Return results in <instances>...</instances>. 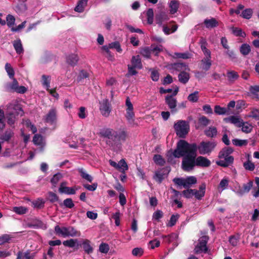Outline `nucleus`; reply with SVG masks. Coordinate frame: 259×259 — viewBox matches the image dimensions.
Returning a JSON list of instances; mask_svg holds the SVG:
<instances>
[{
  "label": "nucleus",
  "instance_id": "9b49d317",
  "mask_svg": "<svg viewBox=\"0 0 259 259\" xmlns=\"http://www.w3.org/2000/svg\"><path fill=\"white\" fill-rule=\"evenodd\" d=\"M12 79L13 81L11 83L8 84V88L18 93H24L27 90L26 88L24 86H19L17 80L14 77Z\"/></svg>",
  "mask_w": 259,
  "mask_h": 259
},
{
  "label": "nucleus",
  "instance_id": "a18cd8bd",
  "mask_svg": "<svg viewBox=\"0 0 259 259\" xmlns=\"http://www.w3.org/2000/svg\"><path fill=\"white\" fill-rule=\"evenodd\" d=\"M13 211L18 214H23L27 212L28 209L27 208L23 206H16L13 208Z\"/></svg>",
  "mask_w": 259,
  "mask_h": 259
},
{
  "label": "nucleus",
  "instance_id": "4c0bfd02",
  "mask_svg": "<svg viewBox=\"0 0 259 259\" xmlns=\"http://www.w3.org/2000/svg\"><path fill=\"white\" fill-rule=\"evenodd\" d=\"M63 244L65 246H67V247H74L76 245H78L77 240L73 239H70L69 240L64 241L63 242Z\"/></svg>",
  "mask_w": 259,
  "mask_h": 259
},
{
  "label": "nucleus",
  "instance_id": "412c9836",
  "mask_svg": "<svg viewBox=\"0 0 259 259\" xmlns=\"http://www.w3.org/2000/svg\"><path fill=\"white\" fill-rule=\"evenodd\" d=\"M87 0L79 1L77 3V6L74 8L75 11L78 13L82 12L84 11L85 7L87 6Z\"/></svg>",
  "mask_w": 259,
  "mask_h": 259
},
{
  "label": "nucleus",
  "instance_id": "f704fd0d",
  "mask_svg": "<svg viewBox=\"0 0 259 259\" xmlns=\"http://www.w3.org/2000/svg\"><path fill=\"white\" fill-rule=\"evenodd\" d=\"M230 29L232 30V33L234 35L236 36H241L242 37H244L246 36V34L244 32H243L242 29L234 27H231Z\"/></svg>",
  "mask_w": 259,
  "mask_h": 259
},
{
  "label": "nucleus",
  "instance_id": "dca6fc26",
  "mask_svg": "<svg viewBox=\"0 0 259 259\" xmlns=\"http://www.w3.org/2000/svg\"><path fill=\"white\" fill-rule=\"evenodd\" d=\"M165 102L172 112L176 111L177 100L176 98L172 96H167L165 97Z\"/></svg>",
  "mask_w": 259,
  "mask_h": 259
},
{
  "label": "nucleus",
  "instance_id": "72a5a7b5",
  "mask_svg": "<svg viewBox=\"0 0 259 259\" xmlns=\"http://www.w3.org/2000/svg\"><path fill=\"white\" fill-rule=\"evenodd\" d=\"M228 185H229V180L227 178H224L223 179L219 186H218V190L220 191V192H222L223 191V190L226 189L228 186Z\"/></svg>",
  "mask_w": 259,
  "mask_h": 259
},
{
  "label": "nucleus",
  "instance_id": "f257e3e1",
  "mask_svg": "<svg viewBox=\"0 0 259 259\" xmlns=\"http://www.w3.org/2000/svg\"><path fill=\"white\" fill-rule=\"evenodd\" d=\"M197 150V146L195 143L190 144L183 140L178 142L173 155L177 158L184 156L182 166L185 171L191 170L195 165L207 167L210 164V161L204 157L200 156L196 158Z\"/></svg>",
  "mask_w": 259,
  "mask_h": 259
},
{
  "label": "nucleus",
  "instance_id": "ddd939ff",
  "mask_svg": "<svg viewBox=\"0 0 259 259\" xmlns=\"http://www.w3.org/2000/svg\"><path fill=\"white\" fill-rule=\"evenodd\" d=\"M224 120L227 123L234 124L236 126L240 127L242 119L237 116H230L225 118Z\"/></svg>",
  "mask_w": 259,
  "mask_h": 259
},
{
  "label": "nucleus",
  "instance_id": "3c124183",
  "mask_svg": "<svg viewBox=\"0 0 259 259\" xmlns=\"http://www.w3.org/2000/svg\"><path fill=\"white\" fill-rule=\"evenodd\" d=\"M42 83L44 87L49 90L50 83V77L49 76L42 75Z\"/></svg>",
  "mask_w": 259,
  "mask_h": 259
},
{
  "label": "nucleus",
  "instance_id": "39448f33",
  "mask_svg": "<svg viewBox=\"0 0 259 259\" xmlns=\"http://www.w3.org/2000/svg\"><path fill=\"white\" fill-rule=\"evenodd\" d=\"M174 127L177 136L180 138H184L189 131V123L185 120H178Z\"/></svg>",
  "mask_w": 259,
  "mask_h": 259
},
{
  "label": "nucleus",
  "instance_id": "5701e85b",
  "mask_svg": "<svg viewBox=\"0 0 259 259\" xmlns=\"http://www.w3.org/2000/svg\"><path fill=\"white\" fill-rule=\"evenodd\" d=\"M253 182L250 181L246 184H244L242 186V191H238L239 196H242L245 193L249 192L252 187Z\"/></svg>",
  "mask_w": 259,
  "mask_h": 259
},
{
  "label": "nucleus",
  "instance_id": "2eb2a0df",
  "mask_svg": "<svg viewBox=\"0 0 259 259\" xmlns=\"http://www.w3.org/2000/svg\"><path fill=\"white\" fill-rule=\"evenodd\" d=\"M169 19L168 15L164 12H160L156 15V21L159 26H162L164 21Z\"/></svg>",
  "mask_w": 259,
  "mask_h": 259
},
{
  "label": "nucleus",
  "instance_id": "5fc2aeb1",
  "mask_svg": "<svg viewBox=\"0 0 259 259\" xmlns=\"http://www.w3.org/2000/svg\"><path fill=\"white\" fill-rule=\"evenodd\" d=\"M153 160L155 163L160 165H163L165 163L164 159L160 155H155Z\"/></svg>",
  "mask_w": 259,
  "mask_h": 259
},
{
  "label": "nucleus",
  "instance_id": "b1692460",
  "mask_svg": "<svg viewBox=\"0 0 259 259\" xmlns=\"http://www.w3.org/2000/svg\"><path fill=\"white\" fill-rule=\"evenodd\" d=\"M116 169L121 172H125L128 169V166L124 159L120 160L117 163Z\"/></svg>",
  "mask_w": 259,
  "mask_h": 259
},
{
  "label": "nucleus",
  "instance_id": "2f4dec72",
  "mask_svg": "<svg viewBox=\"0 0 259 259\" xmlns=\"http://www.w3.org/2000/svg\"><path fill=\"white\" fill-rule=\"evenodd\" d=\"M241 127H242V131L245 133L251 132L253 127L250 123L247 122H244L242 120L241 123Z\"/></svg>",
  "mask_w": 259,
  "mask_h": 259
},
{
  "label": "nucleus",
  "instance_id": "49530a36",
  "mask_svg": "<svg viewBox=\"0 0 259 259\" xmlns=\"http://www.w3.org/2000/svg\"><path fill=\"white\" fill-rule=\"evenodd\" d=\"M247 140H240L238 139H235L232 140L233 144L237 146H246L248 144Z\"/></svg>",
  "mask_w": 259,
  "mask_h": 259
},
{
  "label": "nucleus",
  "instance_id": "37998d69",
  "mask_svg": "<svg viewBox=\"0 0 259 259\" xmlns=\"http://www.w3.org/2000/svg\"><path fill=\"white\" fill-rule=\"evenodd\" d=\"M6 22L8 26L11 28L15 24V18L13 15L9 14L6 17Z\"/></svg>",
  "mask_w": 259,
  "mask_h": 259
},
{
  "label": "nucleus",
  "instance_id": "680f3d73",
  "mask_svg": "<svg viewBox=\"0 0 259 259\" xmlns=\"http://www.w3.org/2000/svg\"><path fill=\"white\" fill-rule=\"evenodd\" d=\"M17 259H32L28 252H19L17 254Z\"/></svg>",
  "mask_w": 259,
  "mask_h": 259
},
{
  "label": "nucleus",
  "instance_id": "c756f323",
  "mask_svg": "<svg viewBox=\"0 0 259 259\" xmlns=\"http://www.w3.org/2000/svg\"><path fill=\"white\" fill-rule=\"evenodd\" d=\"M205 134L208 137L213 138L217 135V130L214 126H210L204 132Z\"/></svg>",
  "mask_w": 259,
  "mask_h": 259
},
{
  "label": "nucleus",
  "instance_id": "1a4fd4ad",
  "mask_svg": "<svg viewBox=\"0 0 259 259\" xmlns=\"http://www.w3.org/2000/svg\"><path fill=\"white\" fill-rule=\"evenodd\" d=\"M232 152V150L231 148H227L224 149L219 153V157L221 158H224L227 163L230 165L233 161L234 158L232 156L229 155Z\"/></svg>",
  "mask_w": 259,
  "mask_h": 259
},
{
  "label": "nucleus",
  "instance_id": "f3484780",
  "mask_svg": "<svg viewBox=\"0 0 259 259\" xmlns=\"http://www.w3.org/2000/svg\"><path fill=\"white\" fill-rule=\"evenodd\" d=\"M180 3L178 1L171 0L168 3V6L169 8V13L171 14L176 13L179 7Z\"/></svg>",
  "mask_w": 259,
  "mask_h": 259
},
{
  "label": "nucleus",
  "instance_id": "a211bd4d",
  "mask_svg": "<svg viewBox=\"0 0 259 259\" xmlns=\"http://www.w3.org/2000/svg\"><path fill=\"white\" fill-rule=\"evenodd\" d=\"M205 188V185L204 184H202L200 186L199 190H195L194 196L196 198L200 199L204 196Z\"/></svg>",
  "mask_w": 259,
  "mask_h": 259
},
{
  "label": "nucleus",
  "instance_id": "473e14b6",
  "mask_svg": "<svg viewBox=\"0 0 259 259\" xmlns=\"http://www.w3.org/2000/svg\"><path fill=\"white\" fill-rule=\"evenodd\" d=\"M125 117L129 123L134 124L135 113L134 110H126Z\"/></svg>",
  "mask_w": 259,
  "mask_h": 259
},
{
  "label": "nucleus",
  "instance_id": "09e8293b",
  "mask_svg": "<svg viewBox=\"0 0 259 259\" xmlns=\"http://www.w3.org/2000/svg\"><path fill=\"white\" fill-rule=\"evenodd\" d=\"M247 116L253 118L256 120H259V110L256 108H252Z\"/></svg>",
  "mask_w": 259,
  "mask_h": 259
},
{
  "label": "nucleus",
  "instance_id": "69168bd1",
  "mask_svg": "<svg viewBox=\"0 0 259 259\" xmlns=\"http://www.w3.org/2000/svg\"><path fill=\"white\" fill-rule=\"evenodd\" d=\"M163 217V212L160 210H157L153 214L152 218L153 220L159 221Z\"/></svg>",
  "mask_w": 259,
  "mask_h": 259
},
{
  "label": "nucleus",
  "instance_id": "4468645a",
  "mask_svg": "<svg viewBox=\"0 0 259 259\" xmlns=\"http://www.w3.org/2000/svg\"><path fill=\"white\" fill-rule=\"evenodd\" d=\"M211 65V55H209V57L207 55L205 56V57L201 61V67L202 69L207 71L210 69Z\"/></svg>",
  "mask_w": 259,
  "mask_h": 259
},
{
  "label": "nucleus",
  "instance_id": "9d476101",
  "mask_svg": "<svg viewBox=\"0 0 259 259\" xmlns=\"http://www.w3.org/2000/svg\"><path fill=\"white\" fill-rule=\"evenodd\" d=\"M45 122L50 124H53L57 120V110L55 108H51L44 117Z\"/></svg>",
  "mask_w": 259,
  "mask_h": 259
},
{
  "label": "nucleus",
  "instance_id": "864d4df0",
  "mask_svg": "<svg viewBox=\"0 0 259 259\" xmlns=\"http://www.w3.org/2000/svg\"><path fill=\"white\" fill-rule=\"evenodd\" d=\"M164 177L165 175L163 172L161 171H158L155 172L154 179L159 183H160L162 180L164 178Z\"/></svg>",
  "mask_w": 259,
  "mask_h": 259
},
{
  "label": "nucleus",
  "instance_id": "c85d7f7f",
  "mask_svg": "<svg viewBox=\"0 0 259 259\" xmlns=\"http://www.w3.org/2000/svg\"><path fill=\"white\" fill-rule=\"evenodd\" d=\"M14 47L18 54H21L23 52V49L21 41L20 39H18L13 42Z\"/></svg>",
  "mask_w": 259,
  "mask_h": 259
},
{
  "label": "nucleus",
  "instance_id": "58836bf2",
  "mask_svg": "<svg viewBox=\"0 0 259 259\" xmlns=\"http://www.w3.org/2000/svg\"><path fill=\"white\" fill-rule=\"evenodd\" d=\"M240 51L242 55H247L250 53L251 51L250 47L247 44H244L241 46Z\"/></svg>",
  "mask_w": 259,
  "mask_h": 259
},
{
  "label": "nucleus",
  "instance_id": "393cba45",
  "mask_svg": "<svg viewBox=\"0 0 259 259\" xmlns=\"http://www.w3.org/2000/svg\"><path fill=\"white\" fill-rule=\"evenodd\" d=\"M132 65L135 68H142V63L141 61V59L139 55L133 56L132 59Z\"/></svg>",
  "mask_w": 259,
  "mask_h": 259
},
{
  "label": "nucleus",
  "instance_id": "c9c22d12",
  "mask_svg": "<svg viewBox=\"0 0 259 259\" xmlns=\"http://www.w3.org/2000/svg\"><path fill=\"white\" fill-rule=\"evenodd\" d=\"M197 179L195 177L190 176L185 179V188H189L192 185L196 183Z\"/></svg>",
  "mask_w": 259,
  "mask_h": 259
},
{
  "label": "nucleus",
  "instance_id": "20e7f679",
  "mask_svg": "<svg viewBox=\"0 0 259 259\" xmlns=\"http://www.w3.org/2000/svg\"><path fill=\"white\" fill-rule=\"evenodd\" d=\"M55 231L57 235L59 236H62L63 237H79L81 235L79 231L76 230L72 226H69L67 227H63L61 228L59 226H56L55 227Z\"/></svg>",
  "mask_w": 259,
  "mask_h": 259
},
{
  "label": "nucleus",
  "instance_id": "aec40b11",
  "mask_svg": "<svg viewBox=\"0 0 259 259\" xmlns=\"http://www.w3.org/2000/svg\"><path fill=\"white\" fill-rule=\"evenodd\" d=\"M82 246L84 251L88 254L93 252V248L91 245V242L88 239H84L82 241Z\"/></svg>",
  "mask_w": 259,
  "mask_h": 259
},
{
  "label": "nucleus",
  "instance_id": "e433bc0d",
  "mask_svg": "<svg viewBox=\"0 0 259 259\" xmlns=\"http://www.w3.org/2000/svg\"><path fill=\"white\" fill-rule=\"evenodd\" d=\"M33 142L34 144L37 145L43 146L45 144L43 138L39 135H34L33 139Z\"/></svg>",
  "mask_w": 259,
  "mask_h": 259
},
{
  "label": "nucleus",
  "instance_id": "e2e57ef3",
  "mask_svg": "<svg viewBox=\"0 0 259 259\" xmlns=\"http://www.w3.org/2000/svg\"><path fill=\"white\" fill-rule=\"evenodd\" d=\"M78 117L81 119L85 118L87 116V112L86 109L84 107H81L79 108V111L77 113Z\"/></svg>",
  "mask_w": 259,
  "mask_h": 259
},
{
  "label": "nucleus",
  "instance_id": "13d9d810",
  "mask_svg": "<svg viewBox=\"0 0 259 259\" xmlns=\"http://www.w3.org/2000/svg\"><path fill=\"white\" fill-rule=\"evenodd\" d=\"M179 217H180V215L178 214H172L171 216V218H170V220L167 224V226H169V227H172V226H174L176 224L178 219L179 218Z\"/></svg>",
  "mask_w": 259,
  "mask_h": 259
},
{
  "label": "nucleus",
  "instance_id": "052dcab7",
  "mask_svg": "<svg viewBox=\"0 0 259 259\" xmlns=\"http://www.w3.org/2000/svg\"><path fill=\"white\" fill-rule=\"evenodd\" d=\"M151 49L152 53L155 56L158 55L159 53L163 50L162 47L161 46H151Z\"/></svg>",
  "mask_w": 259,
  "mask_h": 259
},
{
  "label": "nucleus",
  "instance_id": "4d7b16f0",
  "mask_svg": "<svg viewBox=\"0 0 259 259\" xmlns=\"http://www.w3.org/2000/svg\"><path fill=\"white\" fill-rule=\"evenodd\" d=\"M140 53L143 57L149 58L152 53L151 49L148 48H143L141 50Z\"/></svg>",
  "mask_w": 259,
  "mask_h": 259
},
{
  "label": "nucleus",
  "instance_id": "bf43d9fd",
  "mask_svg": "<svg viewBox=\"0 0 259 259\" xmlns=\"http://www.w3.org/2000/svg\"><path fill=\"white\" fill-rule=\"evenodd\" d=\"M109 48L115 49L119 53H121L122 51L120 44L118 41H114L109 44Z\"/></svg>",
  "mask_w": 259,
  "mask_h": 259
},
{
  "label": "nucleus",
  "instance_id": "f8f14e48",
  "mask_svg": "<svg viewBox=\"0 0 259 259\" xmlns=\"http://www.w3.org/2000/svg\"><path fill=\"white\" fill-rule=\"evenodd\" d=\"M67 182H63L61 183L59 191L61 193H65L67 194H74L75 193V190L72 187H66Z\"/></svg>",
  "mask_w": 259,
  "mask_h": 259
},
{
  "label": "nucleus",
  "instance_id": "79ce46f5",
  "mask_svg": "<svg viewBox=\"0 0 259 259\" xmlns=\"http://www.w3.org/2000/svg\"><path fill=\"white\" fill-rule=\"evenodd\" d=\"M27 9L26 5L24 3L18 4L15 8V11L18 14L24 12Z\"/></svg>",
  "mask_w": 259,
  "mask_h": 259
},
{
  "label": "nucleus",
  "instance_id": "6ab92c4d",
  "mask_svg": "<svg viewBox=\"0 0 259 259\" xmlns=\"http://www.w3.org/2000/svg\"><path fill=\"white\" fill-rule=\"evenodd\" d=\"M204 23L207 28H212L217 26L219 24L217 20L213 18L211 19H206L204 21Z\"/></svg>",
  "mask_w": 259,
  "mask_h": 259
},
{
  "label": "nucleus",
  "instance_id": "bb28decb",
  "mask_svg": "<svg viewBox=\"0 0 259 259\" xmlns=\"http://www.w3.org/2000/svg\"><path fill=\"white\" fill-rule=\"evenodd\" d=\"M174 67L180 73L182 72L189 71L188 67L184 63H178L174 65Z\"/></svg>",
  "mask_w": 259,
  "mask_h": 259
},
{
  "label": "nucleus",
  "instance_id": "0e129e2a",
  "mask_svg": "<svg viewBox=\"0 0 259 259\" xmlns=\"http://www.w3.org/2000/svg\"><path fill=\"white\" fill-rule=\"evenodd\" d=\"M12 237L8 234H4L0 236V245L9 242Z\"/></svg>",
  "mask_w": 259,
  "mask_h": 259
},
{
  "label": "nucleus",
  "instance_id": "6e6552de",
  "mask_svg": "<svg viewBox=\"0 0 259 259\" xmlns=\"http://www.w3.org/2000/svg\"><path fill=\"white\" fill-rule=\"evenodd\" d=\"M100 110L105 117L109 116L111 112L110 104L107 100H104L100 103Z\"/></svg>",
  "mask_w": 259,
  "mask_h": 259
},
{
  "label": "nucleus",
  "instance_id": "603ef678",
  "mask_svg": "<svg viewBox=\"0 0 259 259\" xmlns=\"http://www.w3.org/2000/svg\"><path fill=\"white\" fill-rule=\"evenodd\" d=\"M252 15V9H246L242 12L241 16L244 19H249L251 17Z\"/></svg>",
  "mask_w": 259,
  "mask_h": 259
},
{
  "label": "nucleus",
  "instance_id": "8fccbe9b",
  "mask_svg": "<svg viewBox=\"0 0 259 259\" xmlns=\"http://www.w3.org/2000/svg\"><path fill=\"white\" fill-rule=\"evenodd\" d=\"M63 176L60 173H58L54 175L53 177L51 179V183L54 185V186H56L58 182L62 178Z\"/></svg>",
  "mask_w": 259,
  "mask_h": 259
},
{
  "label": "nucleus",
  "instance_id": "a19ab883",
  "mask_svg": "<svg viewBox=\"0 0 259 259\" xmlns=\"http://www.w3.org/2000/svg\"><path fill=\"white\" fill-rule=\"evenodd\" d=\"M199 92L195 91L193 93L190 94L187 98L189 101L191 102H197L199 99Z\"/></svg>",
  "mask_w": 259,
  "mask_h": 259
},
{
  "label": "nucleus",
  "instance_id": "cd10ccee",
  "mask_svg": "<svg viewBox=\"0 0 259 259\" xmlns=\"http://www.w3.org/2000/svg\"><path fill=\"white\" fill-rule=\"evenodd\" d=\"M178 78L181 82L184 84L187 83L190 78L188 71L181 72L179 75Z\"/></svg>",
  "mask_w": 259,
  "mask_h": 259
},
{
  "label": "nucleus",
  "instance_id": "ea45409f",
  "mask_svg": "<svg viewBox=\"0 0 259 259\" xmlns=\"http://www.w3.org/2000/svg\"><path fill=\"white\" fill-rule=\"evenodd\" d=\"M227 76L230 81H234L238 79L239 75L234 71H229L227 73Z\"/></svg>",
  "mask_w": 259,
  "mask_h": 259
},
{
  "label": "nucleus",
  "instance_id": "c03bdc74",
  "mask_svg": "<svg viewBox=\"0 0 259 259\" xmlns=\"http://www.w3.org/2000/svg\"><path fill=\"white\" fill-rule=\"evenodd\" d=\"M5 70L10 78H13L14 76V70L11 64L7 63L5 65Z\"/></svg>",
  "mask_w": 259,
  "mask_h": 259
},
{
  "label": "nucleus",
  "instance_id": "423d86ee",
  "mask_svg": "<svg viewBox=\"0 0 259 259\" xmlns=\"http://www.w3.org/2000/svg\"><path fill=\"white\" fill-rule=\"evenodd\" d=\"M216 144L214 142H202L197 146L200 154H209L215 148Z\"/></svg>",
  "mask_w": 259,
  "mask_h": 259
},
{
  "label": "nucleus",
  "instance_id": "0eeeda50",
  "mask_svg": "<svg viewBox=\"0 0 259 259\" xmlns=\"http://www.w3.org/2000/svg\"><path fill=\"white\" fill-rule=\"evenodd\" d=\"M208 237L207 236H203L201 237L197 244L195 245L194 251L196 253H200L202 252H206L207 250L206 246L207 242L208 240Z\"/></svg>",
  "mask_w": 259,
  "mask_h": 259
},
{
  "label": "nucleus",
  "instance_id": "7c9ffc66",
  "mask_svg": "<svg viewBox=\"0 0 259 259\" xmlns=\"http://www.w3.org/2000/svg\"><path fill=\"white\" fill-rule=\"evenodd\" d=\"M78 60V56L75 54H71L69 55L66 59V61L68 64L70 65H75Z\"/></svg>",
  "mask_w": 259,
  "mask_h": 259
},
{
  "label": "nucleus",
  "instance_id": "6e6d98bb",
  "mask_svg": "<svg viewBox=\"0 0 259 259\" xmlns=\"http://www.w3.org/2000/svg\"><path fill=\"white\" fill-rule=\"evenodd\" d=\"M5 113L3 110L0 109V131L5 127Z\"/></svg>",
  "mask_w": 259,
  "mask_h": 259
},
{
  "label": "nucleus",
  "instance_id": "338daca9",
  "mask_svg": "<svg viewBox=\"0 0 259 259\" xmlns=\"http://www.w3.org/2000/svg\"><path fill=\"white\" fill-rule=\"evenodd\" d=\"M194 193L195 190L193 189H187L183 192L184 196L188 198H191L192 196H194Z\"/></svg>",
  "mask_w": 259,
  "mask_h": 259
},
{
  "label": "nucleus",
  "instance_id": "de8ad7c7",
  "mask_svg": "<svg viewBox=\"0 0 259 259\" xmlns=\"http://www.w3.org/2000/svg\"><path fill=\"white\" fill-rule=\"evenodd\" d=\"M147 18V22L149 24H151L153 22L154 13L152 9H149L146 13Z\"/></svg>",
  "mask_w": 259,
  "mask_h": 259
},
{
  "label": "nucleus",
  "instance_id": "f03ea898",
  "mask_svg": "<svg viewBox=\"0 0 259 259\" xmlns=\"http://www.w3.org/2000/svg\"><path fill=\"white\" fill-rule=\"evenodd\" d=\"M103 137L107 138L106 143L115 151L120 149L121 142L125 139L126 134L124 131H113L111 129L102 130L99 133Z\"/></svg>",
  "mask_w": 259,
  "mask_h": 259
},
{
  "label": "nucleus",
  "instance_id": "774afa93",
  "mask_svg": "<svg viewBox=\"0 0 259 259\" xmlns=\"http://www.w3.org/2000/svg\"><path fill=\"white\" fill-rule=\"evenodd\" d=\"M243 166L246 169L253 170L254 169V164L250 160H248L243 164Z\"/></svg>",
  "mask_w": 259,
  "mask_h": 259
},
{
  "label": "nucleus",
  "instance_id": "7ed1b4c3",
  "mask_svg": "<svg viewBox=\"0 0 259 259\" xmlns=\"http://www.w3.org/2000/svg\"><path fill=\"white\" fill-rule=\"evenodd\" d=\"M23 111L17 101H13L7 106L6 117L10 125H14L19 116H22Z\"/></svg>",
  "mask_w": 259,
  "mask_h": 259
},
{
  "label": "nucleus",
  "instance_id": "4be33fe9",
  "mask_svg": "<svg viewBox=\"0 0 259 259\" xmlns=\"http://www.w3.org/2000/svg\"><path fill=\"white\" fill-rule=\"evenodd\" d=\"M214 112L218 115L229 114L231 112L225 107H222L219 105H216L214 109Z\"/></svg>",
  "mask_w": 259,
  "mask_h": 259
},
{
  "label": "nucleus",
  "instance_id": "a878e982",
  "mask_svg": "<svg viewBox=\"0 0 259 259\" xmlns=\"http://www.w3.org/2000/svg\"><path fill=\"white\" fill-rule=\"evenodd\" d=\"M78 171L79 172L82 178L85 179L89 182H92L93 181V177L88 174L85 169L83 168H79L78 169Z\"/></svg>",
  "mask_w": 259,
  "mask_h": 259
}]
</instances>
